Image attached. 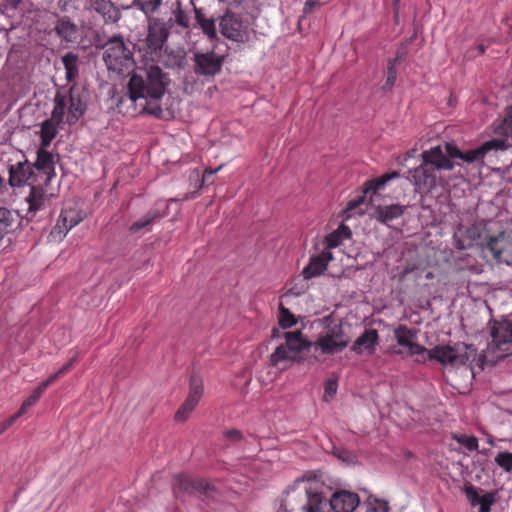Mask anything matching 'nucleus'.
Returning <instances> with one entry per match:
<instances>
[{
    "label": "nucleus",
    "instance_id": "nucleus-1",
    "mask_svg": "<svg viewBox=\"0 0 512 512\" xmlns=\"http://www.w3.org/2000/svg\"><path fill=\"white\" fill-rule=\"evenodd\" d=\"M326 325L319 333L314 343L309 342L301 331H286L282 335L273 329V337H282L280 343L270 355V365L279 371L290 368L295 362L301 361V354L313 347L324 355H335L342 352L349 344L350 338L345 334L343 326L331 319H326Z\"/></svg>",
    "mask_w": 512,
    "mask_h": 512
},
{
    "label": "nucleus",
    "instance_id": "nucleus-2",
    "mask_svg": "<svg viewBox=\"0 0 512 512\" xmlns=\"http://www.w3.org/2000/svg\"><path fill=\"white\" fill-rule=\"evenodd\" d=\"M169 82L168 74L158 65L146 62L137 66L129 80L127 94L120 100V104L129 102L138 106L139 112L159 116L162 113L159 101Z\"/></svg>",
    "mask_w": 512,
    "mask_h": 512
},
{
    "label": "nucleus",
    "instance_id": "nucleus-3",
    "mask_svg": "<svg viewBox=\"0 0 512 512\" xmlns=\"http://www.w3.org/2000/svg\"><path fill=\"white\" fill-rule=\"evenodd\" d=\"M324 485L315 476L298 478L287 490L285 507L291 512H331L330 499L324 496Z\"/></svg>",
    "mask_w": 512,
    "mask_h": 512
},
{
    "label": "nucleus",
    "instance_id": "nucleus-4",
    "mask_svg": "<svg viewBox=\"0 0 512 512\" xmlns=\"http://www.w3.org/2000/svg\"><path fill=\"white\" fill-rule=\"evenodd\" d=\"M85 109L84 93L73 87L68 92L58 91L56 93L51 114L53 119L72 125L80 119Z\"/></svg>",
    "mask_w": 512,
    "mask_h": 512
},
{
    "label": "nucleus",
    "instance_id": "nucleus-5",
    "mask_svg": "<svg viewBox=\"0 0 512 512\" xmlns=\"http://www.w3.org/2000/svg\"><path fill=\"white\" fill-rule=\"evenodd\" d=\"M475 349L465 343L454 345H438L430 350L426 349L422 359L417 361L436 360L443 365L461 366L465 365L471 357H474Z\"/></svg>",
    "mask_w": 512,
    "mask_h": 512
},
{
    "label": "nucleus",
    "instance_id": "nucleus-6",
    "mask_svg": "<svg viewBox=\"0 0 512 512\" xmlns=\"http://www.w3.org/2000/svg\"><path fill=\"white\" fill-rule=\"evenodd\" d=\"M103 60L107 69L116 75L128 72L134 64L132 53L121 38H112L105 44Z\"/></svg>",
    "mask_w": 512,
    "mask_h": 512
},
{
    "label": "nucleus",
    "instance_id": "nucleus-7",
    "mask_svg": "<svg viewBox=\"0 0 512 512\" xmlns=\"http://www.w3.org/2000/svg\"><path fill=\"white\" fill-rule=\"evenodd\" d=\"M507 145L503 139H491L484 142L476 149L461 152L457 146L451 143L446 144V150L451 158H458L467 163L484 162L490 160L500 151H504Z\"/></svg>",
    "mask_w": 512,
    "mask_h": 512
},
{
    "label": "nucleus",
    "instance_id": "nucleus-8",
    "mask_svg": "<svg viewBox=\"0 0 512 512\" xmlns=\"http://www.w3.org/2000/svg\"><path fill=\"white\" fill-rule=\"evenodd\" d=\"M408 179L418 193H429L437 186V177L434 170L423 162L409 171Z\"/></svg>",
    "mask_w": 512,
    "mask_h": 512
},
{
    "label": "nucleus",
    "instance_id": "nucleus-9",
    "mask_svg": "<svg viewBox=\"0 0 512 512\" xmlns=\"http://www.w3.org/2000/svg\"><path fill=\"white\" fill-rule=\"evenodd\" d=\"M196 74L201 76H215L221 71L223 57L213 51L195 52L193 57Z\"/></svg>",
    "mask_w": 512,
    "mask_h": 512
},
{
    "label": "nucleus",
    "instance_id": "nucleus-10",
    "mask_svg": "<svg viewBox=\"0 0 512 512\" xmlns=\"http://www.w3.org/2000/svg\"><path fill=\"white\" fill-rule=\"evenodd\" d=\"M219 27L222 35L228 39L244 42L248 38V26L234 14L223 15L220 18Z\"/></svg>",
    "mask_w": 512,
    "mask_h": 512
},
{
    "label": "nucleus",
    "instance_id": "nucleus-11",
    "mask_svg": "<svg viewBox=\"0 0 512 512\" xmlns=\"http://www.w3.org/2000/svg\"><path fill=\"white\" fill-rule=\"evenodd\" d=\"M9 184L12 187H21L23 185L34 186L33 167L28 161H17L9 164Z\"/></svg>",
    "mask_w": 512,
    "mask_h": 512
},
{
    "label": "nucleus",
    "instance_id": "nucleus-12",
    "mask_svg": "<svg viewBox=\"0 0 512 512\" xmlns=\"http://www.w3.org/2000/svg\"><path fill=\"white\" fill-rule=\"evenodd\" d=\"M422 162L433 170H452L454 163L449 157L446 146H435L429 150H425L422 154Z\"/></svg>",
    "mask_w": 512,
    "mask_h": 512
},
{
    "label": "nucleus",
    "instance_id": "nucleus-13",
    "mask_svg": "<svg viewBox=\"0 0 512 512\" xmlns=\"http://www.w3.org/2000/svg\"><path fill=\"white\" fill-rule=\"evenodd\" d=\"M82 214L74 208H64L54 226L51 235L54 238H63L73 227L82 221Z\"/></svg>",
    "mask_w": 512,
    "mask_h": 512
},
{
    "label": "nucleus",
    "instance_id": "nucleus-14",
    "mask_svg": "<svg viewBox=\"0 0 512 512\" xmlns=\"http://www.w3.org/2000/svg\"><path fill=\"white\" fill-rule=\"evenodd\" d=\"M329 499L331 512H353L360 505L358 494L347 490L336 491Z\"/></svg>",
    "mask_w": 512,
    "mask_h": 512
},
{
    "label": "nucleus",
    "instance_id": "nucleus-15",
    "mask_svg": "<svg viewBox=\"0 0 512 512\" xmlns=\"http://www.w3.org/2000/svg\"><path fill=\"white\" fill-rule=\"evenodd\" d=\"M26 201L28 204L27 217L32 218L38 212L49 211L51 197L45 194L41 189L32 186L30 194L27 196Z\"/></svg>",
    "mask_w": 512,
    "mask_h": 512
},
{
    "label": "nucleus",
    "instance_id": "nucleus-16",
    "mask_svg": "<svg viewBox=\"0 0 512 512\" xmlns=\"http://www.w3.org/2000/svg\"><path fill=\"white\" fill-rule=\"evenodd\" d=\"M333 260V255L329 250H323L320 254L310 258L309 263L304 267L302 275L305 280L320 276Z\"/></svg>",
    "mask_w": 512,
    "mask_h": 512
},
{
    "label": "nucleus",
    "instance_id": "nucleus-17",
    "mask_svg": "<svg viewBox=\"0 0 512 512\" xmlns=\"http://www.w3.org/2000/svg\"><path fill=\"white\" fill-rule=\"evenodd\" d=\"M379 344L378 332L375 329L365 330L353 343L352 350L360 355H372Z\"/></svg>",
    "mask_w": 512,
    "mask_h": 512
},
{
    "label": "nucleus",
    "instance_id": "nucleus-18",
    "mask_svg": "<svg viewBox=\"0 0 512 512\" xmlns=\"http://www.w3.org/2000/svg\"><path fill=\"white\" fill-rule=\"evenodd\" d=\"M168 37V30L165 24L157 18L149 19L148 35L146 38L150 49H160Z\"/></svg>",
    "mask_w": 512,
    "mask_h": 512
},
{
    "label": "nucleus",
    "instance_id": "nucleus-19",
    "mask_svg": "<svg viewBox=\"0 0 512 512\" xmlns=\"http://www.w3.org/2000/svg\"><path fill=\"white\" fill-rule=\"evenodd\" d=\"M86 7L98 13L106 23H115L120 18L119 10L107 0H89Z\"/></svg>",
    "mask_w": 512,
    "mask_h": 512
},
{
    "label": "nucleus",
    "instance_id": "nucleus-20",
    "mask_svg": "<svg viewBox=\"0 0 512 512\" xmlns=\"http://www.w3.org/2000/svg\"><path fill=\"white\" fill-rule=\"evenodd\" d=\"M395 337L399 345L407 347L411 355H415L422 359L423 354L426 353V348L413 341L414 334L405 326H401L395 330Z\"/></svg>",
    "mask_w": 512,
    "mask_h": 512
},
{
    "label": "nucleus",
    "instance_id": "nucleus-21",
    "mask_svg": "<svg viewBox=\"0 0 512 512\" xmlns=\"http://www.w3.org/2000/svg\"><path fill=\"white\" fill-rule=\"evenodd\" d=\"M399 177V173L396 171H393L392 173L385 174L379 178H376L369 182V187L364 191V194L360 196L358 199H354L349 201L347 205V211H353L355 208H357L360 204H362L365 200V195L372 191L373 193H376L378 190L382 189L390 180L396 179Z\"/></svg>",
    "mask_w": 512,
    "mask_h": 512
},
{
    "label": "nucleus",
    "instance_id": "nucleus-22",
    "mask_svg": "<svg viewBox=\"0 0 512 512\" xmlns=\"http://www.w3.org/2000/svg\"><path fill=\"white\" fill-rule=\"evenodd\" d=\"M492 344L497 348L512 342V321L496 323L491 331Z\"/></svg>",
    "mask_w": 512,
    "mask_h": 512
},
{
    "label": "nucleus",
    "instance_id": "nucleus-23",
    "mask_svg": "<svg viewBox=\"0 0 512 512\" xmlns=\"http://www.w3.org/2000/svg\"><path fill=\"white\" fill-rule=\"evenodd\" d=\"M50 385V383L45 380L42 382L33 392L32 394L23 402L22 406L20 407L19 411L13 415L11 418H9L5 423L3 429H6L9 427L18 417L23 415L28 411L29 408H31L41 397L43 391Z\"/></svg>",
    "mask_w": 512,
    "mask_h": 512
},
{
    "label": "nucleus",
    "instance_id": "nucleus-24",
    "mask_svg": "<svg viewBox=\"0 0 512 512\" xmlns=\"http://www.w3.org/2000/svg\"><path fill=\"white\" fill-rule=\"evenodd\" d=\"M63 124L64 123L62 121L53 119L52 114L49 119H46L44 122H42L40 129L42 147H48L51 144L52 140L58 133V129L61 128Z\"/></svg>",
    "mask_w": 512,
    "mask_h": 512
},
{
    "label": "nucleus",
    "instance_id": "nucleus-25",
    "mask_svg": "<svg viewBox=\"0 0 512 512\" xmlns=\"http://www.w3.org/2000/svg\"><path fill=\"white\" fill-rule=\"evenodd\" d=\"M405 211V207L399 204H392L385 207H376L373 212V217L384 223L388 224L389 222L399 218Z\"/></svg>",
    "mask_w": 512,
    "mask_h": 512
},
{
    "label": "nucleus",
    "instance_id": "nucleus-26",
    "mask_svg": "<svg viewBox=\"0 0 512 512\" xmlns=\"http://www.w3.org/2000/svg\"><path fill=\"white\" fill-rule=\"evenodd\" d=\"M506 243V236L504 232H500L496 236H490L484 248L488 250L493 259L499 263L502 262V253Z\"/></svg>",
    "mask_w": 512,
    "mask_h": 512
},
{
    "label": "nucleus",
    "instance_id": "nucleus-27",
    "mask_svg": "<svg viewBox=\"0 0 512 512\" xmlns=\"http://www.w3.org/2000/svg\"><path fill=\"white\" fill-rule=\"evenodd\" d=\"M351 230L348 226L342 224L337 230L326 236L327 247L325 250H331L338 247L343 240L351 238Z\"/></svg>",
    "mask_w": 512,
    "mask_h": 512
},
{
    "label": "nucleus",
    "instance_id": "nucleus-28",
    "mask_svg": "<svg viewBox=\"0 0 512 512\" xmlns=\"http://www.w3.org/2000/svg\"><path fill=\"white\" fill-rule=\"evenodd\" d=\"M195 19L203 33L207 35L209 39L216 37V24L213 18H207L200 9L195 8Z\"/></svg>",
    "mask_w": 512,
    "mask_h": 512
},
{
    "label": "nucleus",
    "instance_id": "nucleus-29",
    "mask_svg": "<svg viewBox=\"0 0 512 512\" xmlns=\"http://www.w3.org/2000/svg\"><path fill=\"white\" fill-rule=\"evenodd\" d=\"M202 393L203 382L201 378L192 376L190 379L189 394L185 402L195 408L202 397Z\"/></svg>",
    "mask_w": 512,
    "mask_h": 512
},
{
    "label": "nucleus",
    "instance_id": "nucleus-30",
    "mask_svg": "<svg viewBox=\"0 0 512 512\" xmlns=\"http://www.w3.org/2000/svg\"><path fill=\"white\" fill-rule=\"evenodd\" d=\"M44 148L45 147H42L38 150L34 167L37 170L43 171L45 174H49L53 170L54 160L53 155Z\"/></svg>",
    "mask_w": 512,
    "mask_h": 512
},
{
    "label": "nucleus",
    "instance_id": "nucleus-31",
    "mask_svg": "<svg viewBox=\"0 0 512 512\" xmlns=\"http://www.w3.org/2000/svg\"><path fill=\"white\" fill-rule=\"evenodd\" d=\"M57 34L66 41H73L77 35V27L68 19H61L56 25Z\"/></svg>",
    "mask_w": 512,
    "mask_h": 512
},
{
    "label": "nucleus",
    "instance_id": "nucleus-32",
    "mask_svg": "<svg viewBox=\"0 0 512 512\" xmlns=\"http://www.w3.org/2000/svg\"><path fill=\"white\" fill-rule=\"evenodd\" d=\"M362 509L365 512H388V503L376 496L369 495L363 502Z\"/></svg>",
    "mask_w": 512,
    "mask_h": 512
},
{
    "label": "nucleus",
    "instance_id": "nucleus-33",
    "mask_svg": "<svg viewBox=\"0 0 512 512\" xmlns=\"http://www.w3.org/2000/svg\"><path fill=\"white\" fill-rule=\"evenodd\" d=\"M13 222V213L7 208L0 207V240L11 229Z\"/></svg>",
    "mask_w": 512,
    "mask_h": 512
},
{
    "label": "nucleus",
    "instance_id": "nucleus-34",
    "mask_svg": "<svg viewBox=\"0 0 512 512\" xmlns=\"http://www.w3.org/2000/svg\"><path fill=\"white\" fill-rule=\"evenodd\" d=\"M176 485L180 490L189 493L198 490L201 486L199 481H195L187 475H178L176 477Z\"/></svg>",
    "mask_w": 512,
    "mask_h": 512
},
{
    "label": "nucleus",
    "instance_id": "nucleus-35",
    "mask_svg": "<svg viewBox=\"0 0 512 512\" xmlns=\"http://www.w3.org/2000/svg\"><path fill=\"white\" fill-rule=\"evenodd\" d=\"M278 320H279V325L282 329L291 328L292 326L296 325V323H297L296 317L292 313H290V311L287 308H285L282 305H280V308H279Z\"/></svg>",
    "mask_w": 512,
    "mask_h": 512
},
{
    "label": "nucleus",
    "instance_id": "nucleus-36",
    "mask_svg": "<svg viewBox=\"0 0 512 512\" xmlns=\"http://www.w3.org/2000/svg\"><path fill=\"white\" fill-rule=\"evenodd\" d=\"M161 4L162 0H135L134 3L147 16L155 13Z\"/></svg>",
    "mask_w": 512,
    "mask_h": 512
},
{
    "label": "nucleus",
    "instance_id": "nucleus-37",
    "mask_svg": "<svg viewBox=\"0 0 512 512\" xmlns=\"http://www.w3.org/2000/svg\"><path fill=\"white\" fill-rule=\"evenodd\" d=\"M156 217H157L156 212L149 211L141 219H139L138 221L134 222L130 226V229H129L130 232L131 233H138L140 230L147 228L155 220Z\"/></svg>",
    "mask_w": 512,
    "mask_h": 512
},
{
    "label": "nucleus",
    "instance_id": "nucleus-38",
    "mask_svg": "<svg viewBox=\"0 0 512 512\" xmlns=\"http://www.w3.org/2000/svg\"><path fill=\"white\" fill-rule=\"evenodd\" d=\"M495 463L506 473L512 472V453L508 451L499 452L495 457Z\"/></svg>",
    "mask_w": 512,
    "mask_h": 512
},
{
    "label": "nucleus",
    "instance_id": "nucleus-39",
    "mask_svg": "<svg viewBox=\"0 0 512 512\" xmlns=\"http://www.w3.org/2000/svg\"><path fill=\"white\" fill-rule=\"evenodd\" d=\"M62 60H63V64L66 69V78L68 80H72L77 71V67H76L77 58L75 55L68 53L63 57Z\"/></svg>",
    "mask_w": 512,
    "mask_h": 512
},
{
    "label": "nucleus",
    "instance_id": "nucleus-40",
    "mask_svg": "<svg viewBox=\"0 0 512 512\" xmlns=\"http://www.w3.org/2000/svg\"><path fill=\"white\" fill-rule=\"evenodd\" d=\"M453 439L456 440L459 444L465 446L469 451H475L478 449V440L474 436L466 434H455L453 435Z\"/></svg>",
    "mask_w": 512,
    "mask_h": 512
},
{
    "label": "nucleus",
    "instance_id": "nucleus-41",
    "mask_svg": "<svg viewBox=\"0 0 512 512\" xmlns=\"http://www.w3.org/2000/svg\"><path fill=\"white\" fill-rule=\"evenodd\" d=\"M400 60H401L400 57H396L388 62L387 79H386V83H385V88L389 89L394 85V83L396 81V75H397L395 65Z\"/></svg>",
    "mask_w": 512,
    "mask_h": 512
},
{
    "label": "nucleus",
    "instance_id": "nucleus-42",
    "mask_svg": "<svg viewBox=\"0 0 512 512\" xmlns=\"http://www.w3.org/2000/svg\"><path fill=\"white\" fill-rule=\"evenodd\" d=\"M175 23L183 28L189 27V16L181 9L180 3L177 2V7L173 11Z\"/></svg>",
    "mask_w": 512,
    "mask_h": 512
},
{
    "label": "nucleus",
    "instance_id": "nucleus-43",
    "mask_svg": "<svg viewBox=\"0 0 512 512\" xmlns=\"http://www.w3.org/2000/svg\"><path fill=\"white\" fill-rule=\"evenodd\" d=\"M194 409L195 408L193 406L184 402L175 414L176 421L184 422L185 420L188 419V417L190 416Z\"/></svg>",
    "mask_w": 512,
    "mask_h": 512
},
{
    "label": "nucleus",
    "instance_id": "nucleus-44",
    "mask_svg": "<svg viewBox=\"0 0 512 512\" xmlns=\"http://www.w3.org/2000/svg\"><path fill=\"white\" fill-rule=\"evenodd\" d=\"M495 498L493 494L487 493L481 497V501L478 503L480 506L479 512H490L491 506L494 504Z\"/></svg>",
    "mask_w": 512,
    "mask_h": 512
},
{
    "label": "nucleus",
    "instance_id": "nucleus-45",
    "mask_svg": "<svg viewBox=\"0 0 512 512\" xmlns=\"http://www.w3.org/2000/svg\"><path fill=\"white\" fill-rule=\"evenodd\" d=\"M337 392V382L336 380L330 379L325 383L324 388V400L329 401L331 398L335 396Z\"/></svg>",
    "mask_w": 512,
    "mask_h": 512
},
{
    "label": "nucleus",
    "instance_id": "nucleus-46",
    "mask_svg": "<svg viewBox=\"0 0 512 512\" xmlns=\"http://www.w3.org/2000/svg\"><path fill=\"white\" fill-rule=\"evenodd\" d=\"M75 362V357L72 358L67 364H65L62 368H60L55 374L51 375L47 381L51 384L53 381H55L58 377L65 374L73 365Z\"/></svg>",
    "mask_w": 512,
    "mask_h": 512
},
{
    "label": "nucleus",
    "instance_id": "nucleus-47",
    "mask_svg": "<svg viewBox=\"0 0 512 512\" xmlns=\"http://www.w3.org/2000/svg\"><path fill=\"white\" fill-rule=\"evenodd\" d=\"M75 362V357L72 358L67 364H65L62 368H60L55 374L51 375L47 381L51 384L53 381H55L58 377L65 374L73 365Z\"/></svg>",
    "mask_w": 512,
    "mask_h": 512
},
{
    "label": "nucleus",
    "instance_id": "nucleus-48",
    "mask_svg": "<svg viewBox=\"0 0 512 512\" xmlns=\"http://www.w3.org/2000/svg\"><path fill=\"white\" fill-rule=\"evenodd\" d=\"M465 492L470 504L472 506H477L481 501L482 496H480L473 487H467Z\"/></svg>",
    "mask_w": 512,
    "mask_h": 512
},
{
    "label": "nucleus",
    "instance_id": "nucleus-49",
    "mask_svg": "<svg viewBox=\"0 0 512 512\" xmlns=\"http://www.w3.org/2000/svg\"><path fill=\"white\" fill-rule=\"evenodd\" d=\"M503 126L505 127L504 133L512 135V106L508 109L505 118L503 119Z\"/></svg>",
    "mask_w": 512,
    "mask_h": 512
},
{
    "label": "nucleus",
    "instance_id": "nucleus-50",
    "mask_svg": "<svg viewBox=\"0 0 512 512\" xmlns=\"http://www.w3.org/2000/svg\"><path fill=\"white\" fill-rule=\"evenodd\" d=\"M226 436H227L229 439L233 440V441H237V440H239V439H240V436H241V435H240V432H239V431H237V430H231V431H228V432H227Z\"/></svg>",
    "mask_w": 512,
    "mask_h": 512
},
{
    "label": "nucleus",
    "instance_id": "nucleus-51",
    "mask_svg": "<svg viewBox=\"0 0 512 512\" xmlns=\"http://www.w3.org/2000/svg\"><path fill=\"white\" fill-rule=\"evenodd\" d=\"M222 168V165L218 166L216 169L212 170V169H206L205 172H204V175H203V180L206 181L208 176H211L213 174H215L216 172H218L220 169Z\"/></svg>",
    "mask_w": 512,
    "mask_h": 512
},
{
    "label": "nucleus",
    "instance_id": "nucleus-52",
    "mask_svg": "<svg viewBox=\"0 0 512 512\" xmlns=\"http://www.w3.org/2000/svg\"><path fill=\"white\" fill-rule=\"evenodd\" d=\"M477 48H478L479 54L484 53V51H485V47H484V45H483V44H479Z\"/></svg>",
    "mask_w": 512,
    "mask_h": 512
},
{
    "label": "nucleus",
    "instance_id": "nucleus-53",
    "mask_svg": "<svg viewBox=\"0 0 512 512\" xmlns=\"http://www.w3.org/2000/svg\"><path fill=\"white\" fill-rule=\"evenodd\" d=\"M242 0H233V3L240 4Z\"/></svg>",
    "mask_w": 512,
    "mask_h": 512
},
{
    "label": "nucleus",
    "instance_id": "nucleus-54",
    "mask_svg": "<svg viewBox=\"0 0 512 512\" xmlns=\"http://www.w3.org/2000/svg\"><path fill=\"white\" fill-rule=\"evenodd\" d=\"M289 292H290L291 294H294V295L299 294L298 292H293V290H292V289H291Z\"/></svg>",
    "mask_w": 512,
    "mask_h": 512
},
{
    "label": "nucleus",
    "instance_id": "nucleus-55",
    "mask_svg": "<svg viewBox=\"0 0 512 512\" xmlns=\"http://www.w3.org/2000/svg\"><path fill=\"white\" fill-rule=\"evenodd\" d=\"M400 0H395V3H398Z\"/></svg>",
    "mask_w": 512,
    "mask_h": 512
}]
</instances>
